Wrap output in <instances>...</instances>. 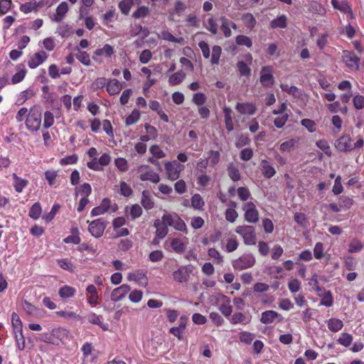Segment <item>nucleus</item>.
I'll return each mask as SVG.
<instances>
[{
    "label": "nucleus",
    "instance_id": "1",
    "mask_svg": "<svg viewBox=\"0 0 364 364\" xmlns=\"http://www.w3.org/2000/svg\"><path fill=\"white\" fill-rule=\"evenodd\" d=\"M364 139L362 135L357 136V141L352 144V139L349 134H344L336 140L334 146L340 152H350L353 149H360L363 147Z\"/></svg>",
    "mask_w": 364,
    "mask_h": 364
},
{
    "label": "nucleus",
    "instance_id": "2",
    "mask_svg": "<svg viewBox=\"0 0 364 364\" xmlns=\"http://www.w3.org/2000/svg\"><path fill=\"white\" fill-rule=\"evenodd\" d=\"M43 109L40 105H34L32 106L27 114L26 119V127L32 132L39 130L42 122Z\"/></svg>",
    "mask_w": 364,
    "mask_h": 364
},
{
    "label": "nucleus",
    "instance_id": "3",
    "mask_svg": "<svg viewBox=\"0 0 364 364\" xmlns=\"http://www.w3.org/2000/svg\"><path fill=\"white\" fill-rule=\"evenodd\" d=\"M256 262L255 256L251 253H245L232 262L235 270L242 271L252 267Z\"/></svg>",
    "mask_w": 364,
    "mask_h": 364
},
{
    "label": "nucleus",
    "instance_id": "4",
    "mask_svg": "<svg viewBox=\"0 0 364 364\" xmlns=\"http://www.w3.org/2000/svg\"><path fill=\"white\" fill-rule=\"evenodd\" d=\"M235 232L242 236L244 243L247 245H254L256 244V234L255 228L252 225L237 226Z\"/></svg>",
    "mask_w": 364,
    "mask_h": 364
},
{
    "label": "nucleus",
    "instance_id": "5",
    "mask_svg": "<svg viewBox=\"0 0 364 364\" xmlns=\"http://www.w3.org/2000/svg\"><path fill=\"white\" fill-rule=\"evenodd\" d=\"M108 225V221L102 218L96 219L90 223L88 231L95 238L103 235L104 231Z\"/></svg>",
    "mask_w": 364,
    "mask_h": 364
},
{
    "label": "nucleus",
    "instance_id": "6",
    "mask_svg": "<svg viewBox=\"0 0 364 364\" xmlns=\"http://www.w3.org/2000/svg\"><path fill=\"white\" fill-rule=\"evenodd\" d=\"M193 271V266L192 264L181 265L173 272V279L178 283L186 282Z\"/></svg>",
    "mask_w": 364,
    "mask_h": 364
},
{
    "label": "nucleus",
    "instance_id": "7",
    "mask_svg": "<svg viewBox=\"0 0 364 364\" xmlns=\"http://www.w3.org/2000/svg\"><path fill=\"white\" fill-rule=\"evenodd\" d=\"M259 82L264 87H271L275 80L273 76V68L271 65L263 66L261 69Z\"/></svg>",
    "mask_w": 364,
    "mask_h": 364
},
{
    "label": "nucleus",
    "instance_id": "8",
    "mask_svg": "<svg viewBox=\"0 0 364 364\" xmlns=\"http://www.w3.org/2000/svg\"><path fill=\"white\" fill-rule=\"evenodd\" d=\"M245 210V220L250 223H256L259 220V212L256 205L252 201L247 202L243 205Z\"/></svg>",
    "mask_w": 364,
    "mask_h": 364
},
{
    "label": "nucleus",
    "instance_id": "9",
    "mask_svg": "<svg viewBox=\"0 0 364 364\" xmlns=\"http://www.w3.org/2000/svg\"><path fill=\"white\" fill-rule=\"evenodd\" d=\"M184 168V166L174 161H167L165 164V169L166 171L167 177L171 181L177 180L180 176L181 170Z\"/></svg>",
    "mask_w": 364,
    "mask_h": 364
},
{
    "label": "nucleus",
    "instance_id": "10",
    "mask_svg": "<svg viewBox=\"0 0 364 364\" xmlns=\"http://www.w3.org/2000/svg\"><path fill=\"white\" fill-rule=\"evenodd\" d=\"M343 60L348 68H355L356 70H359L360 59L353 51L347 50H343Z\"/></svg>",
    "mask_w": 364,
    "mask_h": 364
},
{
    "label": "nucleus",
    "instance_id": "11",
    "mask_svg": "<svg viewBox=\"0 0 364 364\" xmlns=\"http://www.w3.org/2000/svg\"><path fill=\"white\" fill-rule=\"evenodd\" d=\"M131 290L129 285L124 284L112 290L110 299L112 301L117 302L122 300L127 293Z\"/></svg>",
    "mask_w": 364,
    "mask_h": 364
},
{
    "label": "nucleus",
    "instance_id": "12",
    "mask_svg": "<svg viewBox=\"0 0 364 364\" xmlns=\"http://www.w3.org/2000/svg\"><path fill=\"white\" fill-rule=\"evenodd\" d=\"M48 54L44 51L35 53L33 55L30 56L28 61V65L31 69H35L41 65L47 58Z\"/></svg>",
    "mask_w": 364,
    "mask_h": 364
},
{
    "label": "nucleus",
    "instance_id": "13",
    "mask_svg": "<svg viewBox=\"0 0 364 364\" xmlns=\"http://www.w3.org/2000/svg\"><path fill=\"white\" fill-rule=\"evenodd\" d=\"M283 316L274 310H267L262 313L260 322L264 324L272 323L275 319H278V322L283 320Z\"/></svg>",
    "mask_w": 364,
    "mask_h": 364
},
{
    "label": "nucleus",
    "instance_id": "14",
    "mask_svg": "<svg viewBox=\"0 0 364 364\" xmlns=\"http://www.w3.org/2000/svg\"><path fill=\"white\" fill-rule=\"evenodd\" d=\"M235 109L241 114L253 115L255 114L257 107L253 103L250 102H237Z\"/></svg>",
    "mask_w": 364,
    "mask_h": 364
},
{
    "label": "nucleus",
    "instance_id": "15",
    "mask_svg": "<svg viewBox=\"0 0 364 364\" xmlns=\"http://www.w3.org/2000/svg\"><path fill=\"white\" fill-rule=\"evenodd\" d=\"M261 171L265 178H272L277 173L275 168L266 159H262L260 164Z\"/></svg>",
    "mask_w": 364,
    "mask_h": 364
},
{
    "label": "nucleus",
    "instance_id": "16",
    "mask_svg": "<svg viewBox=\"0 0 364 364\" xmlns=\"http://www.w3.org/2000/svg\"><path fill=\"white\" fill-rule=\"evenodd\" d=\"M87 318L89 323L99 326L103 331L109 330V324L102 322V316L94 312H90Z\"/></svg>",
    "mask_w": 364,
    "mask_h": 364
},
{
    "label": "nucleus",
    "instance_id": "17",
    "mask_svg": "<svg viewBox=\"0 0 364 364\" xmlns=\"http://www.w3.org/2000/svg\"><path fill=\"white\" fill-rule=\"evenodd\" d=\"M68 10V4L65 1H62L56 8V13L53 16V21L61 22Z\"/></svg>",
    "mask_w": 364,
    "mask_h": 364
},
{
    "label": "nucleus",
    "instance_id": "18",
    "mask_svg": "<svg viewBox=\"0 0 364 364\" xmlns=\"http://www.w3.org/2000/svg\"><path fill=\"white\" fill-rule=\"evenodd\" d=\"M14 180V188L17 193H21L23 190L28 185V181L26 178L19 177L16 173L12 174Z\"/></svg>",
    "mask_w": 364,
    "mask_h": 364
},
{
    "label": "nucleus",
    "instance_id": "19",
    "mask_svg": "<svg viewBox=\"0 0 364 364\" xmlns=\"http://www.w3.org/2000/svg\"><path fill=\"white\" fill-rule=\"evenodd\" d=\"M16 69L18 70L11 77V84L15 85L21 82L25 78L27 70L25 68L23 63L18 64L16 66Z\"/></svg>",
    "mask_w": 364,
    "mask_h": 364
},
{
    "label": "nucleus",
    "instance_id": "20",
    "mask_svg": "<svg viewBox=\"0 0 364 364\" xmlns=\"http://www.w3.org/2000/svg\"><path fill=\"white\" fill-rule=\"evenodd\" d=\"M225 117V128L228 132H232L234 129V124L232 121V110L230 107L225 106L223 109Z\"/></svg>",
    "mask_w": 364,
    "mask_h": 364
},
{
    "label": "nucleus",
    "instance_id": "21",
    "mask_svg": "<svg viewBox=\"0 0 364 364\" xmlns=\"http://www.w3.org/2000/svg\"><path fill=\"white\" fill-rule=\"evenodd\" d=\"M269 26L272 28H286L287 27V17L284 14L278 16L270 21Z\"/></svg>",
    "mask_w": 364,
    "mask_h": 364
},
{
    "label": "nucleus",
    "instance_id": "22",
    "mask_svg": "<svg viewBox=\"0 0 364 364\" xmlns=\"http://www.w3.org/2000/svg\"><path fill=\"white\" fill-rule=\"evenodd\" d=\"M107 91L110 95H114L121 91L122 86L117 79L109 80L107 84Z\"/></svg>",
    "mask_w": 364,
    "mask_h": 364
},
{
    "label": "nucleus",
    "instance_id": "23",
    "mask_svg": "<svg viewBox=\"0 0 364 364\" xmlns=\"http://www.w3.org/2000/svg\"><path fill=\"white\" fill-rule=\"evenodd\" d=\"M53 338L57 341L58 346L60 343L68 336L69 331L65 328L58 327L51 330Z\"/></svg>",
    "mask_w": 364,
    "mask_h": 364
},
{
    "label": "nucleus",
    "instance_id": "24",
    "mask_svg": "<svg viewBox=\"0 0 364 364\" xmlns=\"http://www.w3.org/2000/svg\"><path fill=\"white\" fill-rule=\"evenodd\" d=\"M76 289L68 285H65L59 289L58 294L63 299H70L75 296Z\"/></svg>",
    "mask_w": 364,
    "mask_h": 364
},
{
    "label": "nucleus",
    "instance_id": "25",
    "mask_svg": "<svg viewBox=\"0 0 364 364\" xmlns=\"http://www.w3.org/2000/svg\"><path fill=\"white\" fill-rule=\"evenodd\" d=\"M331 3L334 9L340 11L341 13H347L349 9H351L350 4L346 0L339 2L338 0H331Z\"/></svg>",
    "mask_w": 364,
    "mask_h": 364
},
{
    "label": "nucleus",
    "instance_id": "26",
    "mask_svg": "<svg viewBox=\"0 0 364 364\" xmlns=\"http://www.w3.org/2000/svg\"><path fill=\"white\" fill-rule=\"evenodd\" d=\"M186 77V74L182 70H178L172 74L168 78V83L171 86L176 85L183 82Z\"/></svg>",
    "mask_w": 364,
    "mask_h": 364
},
{
    "label": "nucleus",
    "instance_id": "27",
    "mask_svg": "<svg viewBox=\"0 0 364 364\" xmlns=\"http://www.w3.org/2000/svg\"><path fill=\"white\" fill-rule=\"evenodd\" d=\"M42 213V207L40 202L34 203L32 206L30 208L28 211V216L33 219L38 220L41 217Z\"/></svg>",
    "mask_w": 364,
    "mask_h": 364
},
{
    "label": "nucleus",
    "instance_id": "28",
    "mask_svg": "<svg viewBox=\"0 0 364 364\" xmlns=\"http://www.w3.org/2000/svg\"><path fill=\"white\" fill-rule=\"evenodd\" d=\"M141 203L147 210H151L154 207V202L149 196L148 191H142Z\"/></svg>",
    "mask_w": 364,
    "mask_h": 364
},
{
    "label": "nucleus",
    "instance_id": "29",
    "mask_svg": "<svg viewBox=\"0 0 364 364\" xmlns=\"http://www.w3.org/2000/svg\"><path fill=\"white\" fill-rule=\"evenodd\" d=\"M36 95V92L33 89H27L20 92L19 96L17 99L16 104L18 105H23L28 100L31 98Z\"/></svg>",
    "mask_w": 364,
    "mask_h": 364
},
{
    "label": "nucleus",
    "instance_id": "30",
    "mask_svg": "<svg viewBox=\"0 0 364 364\" xmlns=\"http://www.w3.org/2000/svg\"><path fill=\"white\" fill-rule=\"evenodd\" d=\"M328 329L332 332H338L343 327V323L341 319L331 318L327 321Z\"/></svg>",
    "mask_w": 364,
    "mask_h": 364
},
{
    "label": "nucleus",
    "instance_id": "31",
    "mask_svg": "<svg viewBox=\"0 0 364 364\" xmlns=\"http://www.w3.org/2000/svg\"><path fill=\"white\" fill-rule=\"evenodd\" d=\"M242 21H243L245 26L250 30L253 29L257 24V21L251 13L242 14Z\"/></svg>",
    "mask_w": 364,
    "mask_h": 364
},
{
    "label": "nucleus",
    "instance_id": "32",
    "mask_svg": "<svg viewBox=\"0 0 364 364\" xmlns=\"http://www.w3.org/2000/svg\"><path fill=\"white\" fill-rule=\"evenodd\" d=\"M92 193V187L90 183H82L79 189L77 188H75V197H77L79 194H80L82 197H85L87 198V197L91 194Z\"/></svg>",
    "mask_w": 364,
    "mask_h": 364
},
{
    "label": "nucleus",
    "instance_id": "33",
    "mask_svg": "<svg viewBox=\"0 0 364 364\" xmlns=\"http://www.w3.org/2000/svg\"><path fill=\"white\" fill-rule=\"evenodd\" d=\"M205 202L199 193H195L191 197V206L196 210H203Z\"/></svg>",
    "mask_w": 364,
    "mask_h": 364
},
{
    "label": "nucleus",
    "instance_id": "34",
    "mask_svg": "<svg viewBox=\"0 0 364 364\" xmlns=\"http://www.w3.org/2000/svg\"><path fill=\"white\" fill-rule=\"evenodd\" d=\"M309 10L310 12L314 14H318L322 16H325L326 14L325 7L317 1H312L310 4Z\"/></svg>",
    "mask_w": 364,
    "mask_h": 364
},
{
    "label": "nucleus",
    "instance_id": "35",
    "mask_svg": "<svg viewBox=\"0 0 364 364\" xmlns=\"http://www.w3.org/2000/svg\"><path fill=\"white\" fill-rule=\"evenodd\" d=\"M42 97L44 100V105L47 108H54V104L55 101L58 100V95L57 93L51 92L46 95H42Z\"/></svg>",
    "mask_w": 364,
    "mask_h": 364
},
{
    "label": "nucleus",
    "instance_id": "36",
    "mask_svg": "<svg viewBox=\"0 0 364 364\" xmlns=\"http://www.w3.org/2000/svg\"><path fill=\"white\" fill-rule=\"evenodd\" d=\"M237 68L241 76L250 77L251 75L250 68L242 60H240L237 63Z\"/></svg>",
    "mask_w": 364,
    "mask_h": 364
},
{
    "label": "nucleus",
    "instance_id": "37",
    "mask_svg": "<svg viewBox=\"0 0 364 364\" xmlns=\"http://www.w3.org/2000/svg\"><path fill=\"white\" fill-rule=\"evenodd\" d=\"M141 113L137 109H134L130 114L125 119V124L127 126L132 125L136 123L140 119Z\"/></svg>",
    "mask_w": 364,
    "mask_h": 364
},
{
    "label": "nucleus",
    "instance_id": "38",
    "mask_svg": "<svg viewBox=\"0 0 364 364\" xmlns=\"http://www.w3.org/2000/svg\"><path fill=\"white\" fill-rule=\"evenodd\" d=\"M228 176L233 181H238L241 179V175L239 169L233 166V164L231 163L228 166Z\"/></svg>",
    "mask_w": 364,
    "mask_h": 364
},
{
    "label": "nucleus",
    "instance_id": "39",
    "mask_svg": "<svg viewBox=\"0 0 364 364\" xmlns=\"http://www.w3.org/2000/svg\"><path fill=\"white\" fill-rule=\"evenodd\" d=\"M139 178L142 181H150L154 183H157L160 181L159 175L153 171L142 173L140 175Z\"/></svg>",
    "mask_w": 364,
    "mask_h": 364
},
{
    "label": "nucleus",
    "instance_id": "40",
    "mask_svg": "<svg viewBox=\"0 0 364 364\" xmlns=\"http://www.w3.org/2000/svg\"><path fill=\"white\" fill-rule=\"evenodd\" d=\"M297 142L298 140L295 139H291L289 140L285 141L280 144L279 149L282 152H290L295 148Z\"/></svg>",
    "mask_w": 364,
    "mask_h": 364
},
{
    "label": "nucleus",
    "instance_id": "41",
    "mask_svg": "<svg viewBox=\"0 0 364 364\" xmlns=\"http://www.w3.org/2000/svg\"><path fill=\"white\" fill-rule=\"evenodd\" d=\"M11 323L14 329V333H18L23 331V323L18 314L13 312L11 315Z\"/></svg>",
    "mask_w": 364,
    "mask_h": 364
},
{
    "label": "nucleus",
    "instance_id": "42",
    "mask_svg": "<svg viewBox=\"0 0 364 364\" xmlns=\"http://www.w3.org/2000/svg\"><path fill=\"white\" fill-rule=\"evenodd\" d=\"M255 338V335L253 333H250L245 331H242L239 333V339L240 342L250 345Z\"/></svg>",
    "mask_w": 364,
    "mask_h": 364
},
{
    "label": "nucleus",
    "instance_id": "43",
    "mask_svg": "<svg viewBox=\"0 0 364 364\" xmlns=\"http://www.w3.org/2000/svg\"><path fill=\"white\" fill-rule=\"evenodd\" d=\"M150 14V10L148 6H141L133 14L132 17L136 19L145 18Z\"/></svg>",
    "mask_w": 364,
    "mask_h": 364
},
{
    "label": "nucleus",
    "instance_id": "44",
    "mask_svg": "<svg viewBox=\"0 0 364 364\" xmlns=\"http://www.w3.org/2000/svg\"><path fill=\"white\" fill-rule=\"evenodd\" d=\"M133 4V0H122L119 2L118 6L122 14L124 15H128Z\"/></svg>",
    "mask_w": 364,
    "mask_h": 364
},
{
    "label": "nucleus",
    "instance_id": "45",
    "mask_svg": "<svg viewBox=\"0 0 364 364\" xmlns=\"http://www.w3.org/2000/svg\"><path fill=\"white\" fill-rule=\"evenodd\" d=\"M161 38L165 41L177 43H181L184 41L183 38L176 37L168 31H163L161 32Z\"/></svg>",
    "mask_w": 364,
    "mask_h": 364
},
{
    "label": "nucleus",
    "instance_id": "46",
    "mask_svg": "<svg viewBox=\"0 0 364 364\" xmlns=\"http://www.w3.org/2000/svg\"><path fill=\"white\" fill-rule=\"evenodd\" d=\"M36 340L43 343L58 346V342L53 338L51 331L50 333H42Z\"/></svg>",
    "mask_w": 364,
    "mask_h": 364
},
{
    "label": "nucleus",
    "instance_id": "47",
    "mask_svg": "<svg viewBox=\"0 0 364 364\" xmlns=\"http://www.w3.org/2000/svg\"><path fill=\"white\" fill-rule=\"evenodd\" d=\"M56 315L64 317L65 318H72L76 319L77 321H82V317L80 315L77 314L74 311H58L55 312Z\"/></svg>",
    "mask_w": 364,
    "mask_h": 364
},
{
    "label": "nucleus",
    "instance_id": "48",
    "mask_svg": "<svg viewBox=\"0 0 364 364\" xmlns=\"http://www.w3.org/2000/svg\"><path fill=\"white\" fill-rule=\"evenodd\" d=\"M58 265L63 269L70 272H73L74 265L73 262L68 258L60 259L57 260Z\"/></svg>",
    "mask_w": 364,
    "mask_h": 364
},
{
    "label": "nucleus",
    "instance_id": "49",
    "mask_svg": "<svg viewBox=\"0 0 364 364\" xmlns=\"http://www.w3.org/2000/svg\"><path fill=\"white\" fill-rule=\"evenodd\" d=\"M171 246L177 253H183L186 249L184 243L177 237L172 239Z\"/></svg>",
    "mask_w": 364,
    "mask_h": 364
},
{
    "label": "nucleus",
    "instance_id": "50",
    "mask_svg": "<svg viewBox=\"0 0 364 364\" xmlns=\"http://www.w3.org/2000/svg\"><path fill=\"white\" fill-rule=\"evenodd\" d=\"M235 43L238 46H245L247 48H250L252 46V39L245 35H238L235 38Z\"/></svg>",
    "mask_w": 364,
    "mask_h": 364
},
{
    "label": "nucleus",
    "instance_id": "51",
    "mask_svg": "<svg viewBox=\"0 0 364 364\" xmlns=\"http://www.w3.org/2000/svg\"><path fill=\"white\" fill-rule=\"evenodd\" d=\"M107 80L105 77H97L92 84L91 89L93 92H95L98 89H103L107 87Z\"/></svg>",
    "mask_w": 364,
    "mask_h": 364
},
{
    "label": "nucleus",
    "instance_id": "52",
    "mask_svg": "<svg viewBox=\"0 0 364 364\" xmlns=\"http://www.w3.org/2000/svg\"><path fill=\"white\" fill-rule=\"evenodd\" d=\"M60 208V205L58 203H55L53 205L50 211L48 213H46L43 215V219L46 222H50L55 216L57 212Z\"/></svg>",
    "mask_w": 364,
    "mask_h": 364
},
{
    "label": "nucleus",
    "instance_id": "53",
    "mask_svg": "<svg viewBox=\"0 0 364 364\" xmlns=\"http://www.w3.org/2000/svg\"><path fill=\"white\" fill-rule=\"evenodd\" d=\"M20 11L24 14H29L32 11L37 12L38 10L35 7L34 0L21 4Z\"/></svg>",
    "mask_w": 364,
    "mask_h": 364
},
{
    "label": "nucleus",
    "instance_id": "54",
    "mask_svg": "<svg viewBox=\"0 0 364 364\" xmlns=\"http://www.w3.org/2000/svg\"><path fill=\"white\" fill-rule=\"evenodd\" d=\"M337 341L339 344L348 347L353 341V336L348 333H342Z\"/></svg>",
    "mask_w": 364,
    "mask_h": 364
},
{
    "label": "nucleus",
    "instance_id": "55",
    "mask_svg": "<svg viewBox=\"0 0 364 364\" xmlns=\"http://www.w3.org/2000/svg\"><path fill=\"white\" fill-rule=\"evenodd\" d=\"M55 122L54 115L50 111L44 112L43 128L47 129L51 127Z\"/></svg>",
    "mask_w": 364,
    "mask_h": 364
},
{
    "label": "nucleus",
    "instance_id": "56",
    "mask_svg": "<svg viewBox=\"0 0 364 364\" xmlns=\"http://www.w3.org/2000/svg\"><path fill=\"white\" fill-rule=\"evenodd\" d=\"M220 20L222 22L221 30L223 32L224 36L227 38L230 37L232 34L230 28V20H228L225 16H221Z\"/></svg>",
    "mask_w": 364,
    "mask_h": 364
},
{
    "label": "nucleus",
    "instance_id": "57",
    "mask_svg": "<svg viewBox=\"0 0 364 364\" xmlns=\"http://www.w3.org/2000/svg\"><path fill=\"white\" fill-rule=\"evenodd\" d=\"M44 175L48 185L50 186H53L55 184L56 178L58 177V172L54 170H48L45 171Z\"/></svg>",
    "mask_w": 364,
    "mask_h": 364
},
{
    "label": "nucleus",
    "instance_id": "58",
    "mask_svg": "<svg viewBox=\"0 0 364 364\" xmlns=\"http://www.w3.org/2000/svg\"><path fill=\"white\" fill-rule=\"evenodd\" d=\"M316 145L318 148L322 150L328 156H331L332 155L330 146L326 139H320L317 141L316 142Z\"/></svg>",
    "mask_w": 364,
    "mask_h": 364
},
{
    "label": "nucleus",
    "instance_id": "59",
    "mask_svg": "<svg viewBox=\"0 0 364 364\" xmlns=\"http://www.w3.org/2000/svg\"><path fill=\"white\" fill-rule=\"evenodd\" d=\"M222 53L221 47L219 46H213L212 48L211 63L218 65L219 59Z\"/></svg>",
    "mask_w": 364,
    "mask_h": 364
},
{
    "label": "nucleus",
    "instance_id": "60",
    "mask_svg": "<svg viewBox=\"0 0 364 364\" xmlns=\"http://www.w3.org/2000/svg\"><path fill=\"white\" fill-rule=\"evenodd\" d=\"M14 338L16 341V346L20 350H23L25 346V336L23 334L22 331H18V333H14Z\"/></svg>",
    "mask_w": 364,
    "mask_h": 364
},
{
    "label": "nucleus",
    "instance_id": "61",
    "mask_svg": "<svg viewBox=\"0 0 364 364\" xmlns=\"http://www.w3.org/2000/svg\"><path fill=\"white\" fill-rule=\"evenodd\" d=\"M339 201L340 207L346 210L350 209L354 203L353 199L349 196H342L339 198Z\"/></svg>",
    "mask_w": 364,
    "mask_h": 364
},
{
    "label": "nucleus",
    "instance_id": "62",
    "mask_svg": "<svg viewBox=\"0 0 364 364\" xmlns=\"http://www.w3.org/2000/svg\"><path fill=\"white\" fill-rule=\"evenodd\" d=\"M333 304V298L332 294L330 291H327L323 296V298L321 299L320 305L325 306L326 307H330Z\"/></svg>",
    "mask_w": 364,
    "mask_h": 364
},
{
    "label": "nucleus",
    "instance_id": "63",
    "mask_svg": "<svg viewBox=\"0 0 364 364\" xmlns=\"http://www.w3.org/2000/svg\"><path fill=\"white\" fill-rule=\"evenodd\" d=\"M76 58L84 65L89 66L91 63L90 55L86 51H78Z\"/></svg>",
    "mask_w": 364,
    "mask_h": 364
},
{
    "label": "nucleus",
    "instance_id": "64",
    "mask_svg": "<svg viewBox=\"0 0 364 364\" xmlns=\"http://www.w3.org/2000/svg\"><path fill=\"white\" fill-rule=\"evenodd\" d=\"M363 248V245L358 240H353L348 247V252L350 253H357L362 250Z\"/></svg>",
    "mask_w": 364,
    "mask_h": 364
}]
</instances>
